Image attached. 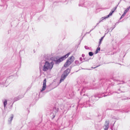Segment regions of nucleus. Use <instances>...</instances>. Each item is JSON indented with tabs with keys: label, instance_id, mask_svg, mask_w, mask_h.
<instances>
[{
	"label": "nucleus",
	"instance_id": "obj_1",
	"mask_svg": "<svg viewBox=\"0 0 130 130\" xmlns=\"http://www.w3.org/2000/svg\"><path fill=\"white\" fill-rule=\"evenodd\" d=\"M53 62L50 63L48 61H46L43 66V70L44 71H46L48 70L51 69L53 67Z\"/></svg>",
	"mask_w": 130,
	"mask_h": 130
},
{
	"label": "nucleus",
	"instance_id": "obj_15",
	"mask_svg": "<svg viewBox=\"0 0 130 130\" xmlns=\"http://www.w3.org/2000/svg\"><path fill=\"white\" fill-rule=\"evenodd\" d=\"M12 119H13V117L12 116L11 117V121Z\"/></svg>",
	"mask_w": 130,
	"mask_h": 130
},
{
	"label": "nucleus",
	"instance_id": "obj_13",
	"mask_svg": "<svg viewBox=\"0 0 130 130\" xmlns=\"http://www.w3.org/2000/svg\"><path fill=\"white\" fill-rule=\"evenodd\" d=\"M89 54L90 56H92L93 55V53L92 52H90L89 53Z\"/></svg>",
	"mask_w": 130,
	"mask_h": 130
},
{
	"label": "nucleus",
	"instance_id": "obj_3",
	"mask_svg": "<svg viewBox=\"0 0 130 130\" xmlns=\"http://www.w3.org/2000/svg\"><path fill=\"white\" fill-rule=\"evenodd\" d=\"M70 54V53H69L65 55L62 57L61 58H59L56 61V63H58L62 61L63 60H65L66 58L68 57L69 56Z\"/></svg>",
	"mask_w": 130,
	"mask_h": 130
},
{
	"label": "nucleus",
	"instance_id": "obj_16",
	"mask_svg": "<svg viewBox=\"0 0 130 130\" xmlns=\"http://www.w3.org/2000/svg\"><path fill=\"white\" fill-rule=\"evenodd\" d=\"M115 11V10H114L113 9H112V10H111V11L112 12V11H113V12Z\"/></svg>",
	"mask_w": 130,
	"mask_h": 130
},
{
	"label": "nucleus",
	"instance_id": "obj_11",
	"mask_svg": "<svg viewBox=\"0 0 130 130\" xmlns=\"http://www.w3.org/2000/svg\"><path fill=\"white\" fill-rule=\"evenodd\" d=\"M103 38H104V37H102L101 39H100V42H99V46L101 44V42L102 41V40H103Z\"/></svg>",
	"mask_w": 130,
	"mask_h": 130
},
{
	"label": "nucleus",
	"instance_id": "obj_12",
	"mask_svg": "<svg viewBox=\"0 0 130 130\" xmlns=\"http://www.w3.org/2000/svg\"><path fill=\"white\" fill-rule=\"evenodd\" d=\"M4 107H5L7 104V101L6 100L5 101L4 103Z\"/></svg>",
	"mask_w": 130,
	"mask_h": 130
},
{
	"label": "nucleus",
	"instance_id": "obj_4",
	"mask_svg": "<svg viewBox=\"0 0 130 130\" xmlns=\"http://www.w3.org/2000/svg\"><path fill=\"white\" fill-rule=\"evenodd\" d=\"M46 79H45L44 80L43 83V86L42 89L41 90V92H42L44 91L46 88Z\"/></svg>",
	"mask_w": 130,
	"mask_h": 130
},
{
	"label": "nucleus",
	"instance_id": "obj_2",
	"mask_svg": "<svg viewBox=\"0 0 130 130\" xmlns=\"http://www.w3.org/2000/svg\"><path fill=\"white\" fill-rule=\"evenodd\" d=\"M75 59L74 57L73 56L69 57L64 65V67H68L73 62Z\"/></svg>",
	"mask_w": 130,
	"mask_h": 130
},
{
	"label": "nucleus",
	"instance_id": "obj_7",
	"mask_svg": "<svg viewBox=\"0 0 130 130\" xmlns=\"http://www.w3.org/2000/svg\"><path fill=\"white\" fill-rule=\"evenodd\" d=\"M70 69L68 68L64 71L63 74L65 75H66V76H67L70 73Z\"/></svg>",
	"mask_w": 130,
	"mask_h": 130
},
{
	"label": "nucleus",
	"instance_id": "obj_14",
	"mask_svg": "<svg viewBox=\"0 0 130 130\" xmlns=\"http://www.w3.org/2000/svg\"><path fill=\"white\" fill-rule=\"evenodd\" d=\"M117 8V7H114V8H113V9L115 10Z\"/></svg>",
	"mask_w": 130,
	"mask_h": 130
},
{
	"label": "nucleus",
	"instance_id": "obj_6",
	"mask_svg": "<svg viewBox=\"0 0 130 130\" xmlns=\"http://www.w3.org/2000/svg\"><path fill=\"white\" fill-rule=\"evenodd\" d=\"M67 76L66 75L63 74L61 76L60 79V83H61L66 78Z\"/></svg>",
	"mask_w": 130,
	"mask_h": 130
},
{
	"label": "nucleus",
	"instance_id": "obj_8",
	"mask_svg": "<svg viewBox=\"0 0 130 130\" xmlns=\"http://www.w3.org/2000/svg\"><path fill=\"white\" fill-rule=\"evenodd\" d=\"M113 13V11L112 12L111 11L110 12L109 14L106 17H102V20H103L107 18H108L111 15L112 13Z\"/></svg>",
	"mask_w": 130,
	"mask_h": 130
},
{
	"label": "nucleus",
	"instance_id": "obj_5",
	"mask_svg": "<svg viewBox=\"0 0 130 130\" xmlns=\"http://www.w3.org/2000/svg\"><path fill=\"white\" fill-rule=\"evenodd\" d=\"M109 124V121H106L105 122V125L104 126V128L105 130H107L108 128Z\"/></svg>",
	"mask_w": 130,
	"mask_h": 130
},
{
	"label": "nucleus",
	"instance_id": "obj_10",
	"mask_svg": "<svg viewBox=\"0 0 130 130\" xmlns=\"http://www.w3.org/2000/svg\"><path fill=\"white\" fill-rule=\"evenodd\" d=\"M100 50V47H98L96 50L95 52V54L97 53Z\"/></svg>",
	"mask_w": 130,
	"mask_h": 130
},
{
	"label": "nucleus",
	"instance_id": "obj_9",
	"mask_svg": "<svg viewBox=\"0 0 130 130\" xmlns=\"http://www.w3.org/2000/svg\"><path fill=\"white\" fill-rule=\"evenodd\" d=\"M130 8V6L128 7L124 11V13H123V14L122 15V16L123 15H124L126 13L129 11V9Z\"/></svg>",
	"mask_w": 130,
	"mask_h": 130
}]
</instances>
